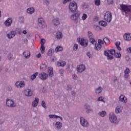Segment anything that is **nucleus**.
<instances>
[{"label":"nucleus","instance_id":"1","mask_svg":"<svg viewBox=\"0 0 131 131\" xmlns=\"http://www.w3.org/2000/svg\"><path fill=\"white\" fill-rule=\"evenodd\" d=\"M104 54L107 58V60H113L114 59V57L113 56H115L116 58H120L121 57V54L120 53H116L115 50L110 49L106 50L104 51Z\"/></svg>","mask_w":131,"mask_h":131},{"label":"nucleus","instance_id":"2","mask_svg":"<svg viewBox=\"0 0 131 131\" xmlns=\"http://www.w3.org/2000/svg\"><path fill=\"white\" fill-rule=\"evenodd\" d=\"M120 9L123 15L126 17L131 16V5H125L123 4L120 5Z\"/></svg>","mask_w":131,"mask_h":131},{"label":"nucleus","instance_id":"3","mask_svg":"<svg viewBox=\"0 0 131 131\" xmlns=\"http://www.w3.org/2000/svg\"><path fill=\"white\" fill-rule=\"evenodd\" d=\"M109 120L111 123L114 124H117L118 123V120L117 119V117L114 113L111 112L109 115Z\"/></svg>","mask_w":131,"mask_h":131},{"label":"nucleus","instance_id":"4","mask_svg":"<svg viewBox=\"0 0 131 131\" xmlns=\"http://www.w3.org/2000/svg\"><path fill=\"white\" fill-rule=\"evenodd\" d=\"M80 14L81 13L80 11H77L74 14L71 15V20L74 21L76 24H77V23H78V20H79V19L80 18Z\"/></svg>","mask_w":131,"mask_h":131},{"label":"nucleus","instance_id":"5","mask_svg":"<svg viewBox=\"0 0 131 131\" xmlns=\"http://www.w3.org/2000/svg\"><path fill=\"white\" fill-rule=\"evenodd\" d=\"M69 8L72 13H75L77 10V4L74 1L71 2L69 5Z\"/></svg>","mask_w":131,"mask_h":131},{"label":"nucleus","instance_id":"6","mask_svg":"<svg viewBox=\"0 0 131 131\" xmlns=\"http://www.w3.org/2000/svg\"><path fill=\"white\" fill-rule=\"evenodd\" d=\"M80 123L83 127H89L90 126V123L84 117L80 118Z\"/></svg>","mask_w":131,"mask_h":131},{"label":"nucleus","instance_id":"7","mask_svg":"<svg viewBox=\"0 0 131 131\" xmlns=\"http://www.w3.org/2000/svg\"><path fill=\"white\" fill-rule=\"evenodd\" d=\"M104 19L106 22L110 23L112 20V14L110 11H107L105 12L104 16Z\"/></svg>","mask_w":131,"mask_h":131},{"label":"nucleus","instance_id":"8","mask_svg":"<svg viewBox=\"0 0 131 131\" xmlns=\"http://www.w3.org/2000/svg\"><path fill=\"white\" fill-rule=\"evenodd\" d=\"M6 105L8 107H10V108L16 107V103H15V102L9 99L6 100Z\"/></svg>","mask_w":131,"mask_h":131},{"label":"nucleus","instance_id":"9","mask_svg":"<svg viewBox=\"0 0 131 131\" xmlns=\"http://www.w3.org/2000/svg\"><path fill=\"white\" fill-rule=\"evenodd\" d=\"M85 70V66L80 64L77 66V71L78 73H82Z\"/></svg>","mask_w":131,"mask_h":131},{"label":"nucleus","instance_id":"10","mask_svg":"<svg viewBox=\"0 0 131 131\" xmlns=\"http://www.w3.org/2000/svg\"><path fill=\"white\" fill-rule=\"evenodd\" d=\"M15 85L17 89H22L25 86V82L24 81H17L15 82Z\"/></svg>","mask_w":131,"mask_h":131},{"label":"nucleus","instance_id":"11","mask_svg":"<svg viewBox=\"0 0 131 131\" xmlns=\"http://www.w3.org/2000/svg\"><path fill=\"white\" fill-rule=\"evenodd\" d=\"M38 77L42 80H46V79H48V77H49V75L45 72H42L38 74Z\"/></svg>","mask_w":131,"mask_h":131},{"label":"nucleus","instance_id":"12","mask_svg":"<svg viewBox=\"0 0 131 131\" xmlns=\"http://www.w3.org/2000/svg\"><path fill=\"white\" fill-rule=\"evenodd\" d=\"M38 26L41 28H45L46 27V23H45V20L42 18H39L38 19Z\"/></svg>","mask_w":131,"mask_h":131},{"label":"nucleus","instance_id":"13","mask_svg":"<svg viewBox=\"0 0 131 131\" xmlns=\"http://www.w3.org/2000/svg\"><path fill=\"white\" fill-rule=\"evenodd\" d=\"M12 22L13 18L12 17H9L5 21L4 24L7 27H10V26L12 25Z\"/></svg>","mask_w":131,"mask_h":131},{"label":"nucleus","instance_id":"14","mask_svg":"<svg viewBox=\"0 0 131 131\" xmlns=\"http://www.w3.org/2000/svg\"><path fill=\"white\" fill-rule=\"evenodd\" d=\"M124 39L126 40V41H129L131 40V33H125L123 35Z\"/></svg>","mask_w":131,"mask_h":131},{"label":"nucleus","instance_id":"15","mask_svg":"<svg viewBox=\"0 0 131 131\" xmlns=\"http://www.w3.org/2000/svg\"><path fill=\"white\" fill-rule=\"evenodd\" d=\"M123 110V107H122V106L118 105L115 108V113H116V114L121 113V112H122Z\"/></svg>","mask_w":131,"mask_h":131},{"label":"nucleus","instance_id":"16","mask_svg":"<svg viewBox=\"0 0 131 131\" xmlns=\"http://www.w3.org/2000/svg\"><path fill=\"white\" fill-rule=\"evenodd\" d=\"M52 23L54 26H58V25H60V20H59V18L56 17L53 19Z\"/></svg>","mask_w":131,"mask_h":131},{"label":"nucleus","instance_id":"17","mask_svg":"<svg viewBox=\"0 0 131 131\" xmlns=\"http://www.w3.org/2000/svg\"><path fill=\"white\" fill-rule=\"evenodd\" d=\"M15 35H16V32L14 31H11L10 33L7 34V36L8 38L11 39L14 37Z\"/></svg>","mask_w":131,"mask_h":131},{"label":"nucleus","instance_id":"18","mask_svg":"<svg viewBox=\"0 0 131 131\" xmlns=\"http://www.w3.org/2000/svg\"><path fill=\"white\" fill-rule=\"evenodd\" d=\"M48 73L49 76L50 77H53V76H54V70L53 69V67H50L48 68Z\"/></svg>","mask_w":131,"mask_h":131},{"label":"nucleus","instance_id":"19","mask_svg":"<svg viewBox=\"0 0 131 131\" xmlns=\"http://www.w3.org/2000/svg\"><path fill=\"white\" fill-rule=\"evenodd\" d=\"M38 102H39V99L37 97H36L34 100L32 102L33 107H37L38 105Z\"/></svg>","mask_w":131,"mask_h":131},{"label":"nucleus","instance_id":"20","mask_svg":"<svg viewBox=\"0 0 131 131\" xmlns=\"http://www.w3.org/2000/svg\"><path fill=\"white\" fill-rule=\"evenodd\" d=\"M23 55L26 59H29V58H30L31 54L30 52H29V51L24 52Z\"/></svg>","mask_w":131,"mask_h":131},{"label":"nucleus","instance_id":"21","mask_svg":"<svg viewBox=\"0 0 131 131\" xmlns=\"http://www.w3.org/2000/svg\"><path fill=\"white\" fill-rule=\"evenodd\" d=\"M35 12V9L33 7H30L27 9V13L28 14H30V15L33 14V13Z\"/></svg>","mask_w":131,"mask_h":131},{"label":"nucleus","instance_id":"22","mask_svg":"<svg viewBox=\"0 0 131 131\" xmlns=\"http://www.w3.org/2000/svg\"><path fill=\"white\" fill-rule=\"evenodd\" d=\"M88 42H89L86 41V40L82 39L80 42V45L83 47H87Z\"/></svg>","mask_w":131,"mask_h":131},{"label":"nucleus","instance_id":"23","mask_svg":"<svg viewBox=\"0 0 131 131\" xmlns=\"http://www.w3.org/2000/svg\"><path fill=\"white\" fill-rule=\"evenodd\" d=\"M119 101L122 102V103H126V102H127V101L126 100V97H125V96H124V95H121V96H120Z\"/></svg>","mask_w":131,"mask_h":131},{"label":"nucleus","instance_id":"24","mask_svg":"<svg viewBox=\"0 0 131 131\" xmlns=\"http://www.w3.org/2000/svg\"><path fill=\"white\" fill-rule=\"evenodd\" d=\"M25 94L27 97H31L32 96V91L30 89H28L25 91Z\"/></svg>","mask_w":131,"mask_h":131},{"label":"nucleus","instance_id":"25","mask_svg":"<svg viewBox=\"0 0 131 131\" xmlns=\"http://www.w3.org/2000/svg\"><path fill=\"white\" fill-rule=\"evenodd\" d=\"M49 118H53V119L56 118V119H57V118H60V119L61 121L63 120V118H62V117L57 116V115H49Z\"/></svg>","mask_w":131,"mask_h":131},{"label":"nucleus","instance_id":"26","mask_svg":"<svg viewBox=\"0 0 131 131\" xmlns=\"http://www.w3.org/2000/svg\"><path fill=\"white\" fill-rule=\"evenodd\" d=\"M57 65L58 66V67H64V66L66 65V62L64 61H58Z\"/></svg>","mask_w":131,"mask_h":131},{"label":"nucleus","instance_id":"27","mask_svg":"<svg viewBox=\"0 0 131 131\" xmlns=\"http://www.w3.org/2000/svg\"><path fill=\"white\" fill-rule=\"evenodd\" d=\"M129 72H130L129 69H128V68H126V70L124 71L125 78H128V74H129Z\"/></svg>","mask_w":131,"mask_h":131},{"label":"nucleus","instance_id":"28","mask_svg":"<svg viewBox=\"0 0 131 131\" xmlns=\"http://www.w3.org/2000/svg\"><path fill=\"white\" fill-rule=\"evenodd\" d=\"M47 70V65L45 63H42L40 66V70L41 71H45V70Z\"/></svg>","mask_w":131,"mask_h":131},{"label":"nucleus","instance_id":"29","mask_svg":"<svg viewBox=\"0 0 131 131\" xmlns=\"http://www.w3.org/2000/svg\"><path fill=\"white\" fill-rule=\"evenodd\" d=\"M95 50H96V51H100V50H101V49H102V45L101 44H99V43H96L95 44Z\"/></svg>","mask_w":131,"mask_h":131},{"label":"nucleus","instance_id":"30","mask_svg":"<svg viewBox=\"0 0 131 131\" xmlns=\"http://www.w3.org/2000/svg\"><path fill=\"white\" fill-rule=\"evenodd\" d=\"M55 126L56 128H57V129H60V128L62 127V123L60 122H57L55 124Z\"/></svg>","mask_w":131,"mask_h":131},{"label":"nucleus","instance_id":"31","mask_svg":"<svg viewBox=\"0 0 131 131\" xmlns=\"http://www.w3.org/2000/svg\"><path fill=\"white\" fill-rule=\"evenodd\" d=\"M102 92H103V88L101 86H99L95 89L96 94H101Z\"/></svg>","mask_w":131,"mask_h":131},{"label":"nucleus","instance_id":"32","mask_svg":"<svg viewBox=\"0 0 131 131\" xmlns=\"http://www.w3.org/2000/svg\"><path fill=\"white\" fill-rule=\"evenodd\" d=\"M63 51V47L61 46H57L55 49V52L56 53H58V52H62Z\"/></svg>","mask_w":131,"mask_h":131},{"label":"nucleus","instance_id":"33","mask_svg":"<svg viewBox=\"0 0 131 131\" xmlns=\"http://www.w3.org/2000/svg\"><path fill=\"white\" fill-rule=\"evenodd\" d=\"M106 113L105 111H103L98 113V115H99V116H101V117H105V116H106Z\"/></svg>","mask_w":131,"mask_h":131},{"label":"nucleus","instance_id":"34","mask_svg":"<svg viewBox=\"0 0 131 131\" xmlns=\"http://www.w3.org/2000/svg\"><path fill=\"white\" fill-rule=\"evenodd\" d=\"M103 41L105 43V44L106 45V46H108V45H109V43H110V40H109V38H108L107 37H105L103 39Z\"/></svg>","mask_w":131,"mask_h":131},{"label":"nucleus","instance_id":"35","mask_svg":"<svg viewBox=\"0 0 131 131\" xmlns=\"http://www.w3.org/2000/svg\"><path fill=\"white\" fill-rule=\"evenodd\" d=\"M99 23L101 26H103V27L107 26V23L104 20H101L99 21Z\"/></svg>","mask_w":131,"mask_h":131},{"label":"nucleus","instance_id":"36","mask_svg":"<svg viewBox=\"0 0 131 131\" xmlns=\"http://www.w3.org/2000/svg\"><path fill=\"white\" fill-rule=\"evenodd\" d=\"M62 33H61V32H58L57 33H56V38L60 39V38H62Z\"/></svg>","mask_w":131,"mask_h":131},{"label":"nucleus","instance_id":"37","mask_svg":"<svg viewBox=\"0 0 131 131\" xmlns=\"http://www.w3.org/2000/svg\"><path fill=\"white\" fill-rule=\"evenodd\" d=\"M89 40L90 42L92 43V45H96V43H97V41H96V40L94 39V37L91 38L90 39H89Z\"/></svg>","mask_w":131,"mask_h":131},{"label":"nucleus","instance_id":"38","mask_svg":"<svg viewBox=\"0 0 131 131\" xmlns=\"http://www.w3.org/2000/svg\"><path fill=\"white\" fill-rule=\"evenodd\" d=\"M38 75V73L37 72H36L34 74H33L32 76H31V79L32 80H33V79H35V78H36V76Z\"/></svg>","mask_w":131,"mask_h":131},{"label":"nucleus","instance_id":"39","mask_svg":"<svg viewBox=\"0 0 131 131\" xmlns=\"http://www.w3.org/2000/svg\"><path fill=\"white\" fill-rule=\"evenodd\" d=\"M88 37L89 38V39L90 38H93L94 37V35H93V33H92V32H91V31H88Z\"/></svg>","mask_w":131,"mask_h":131},{"label":"nucleus","instance_id":"40","mask_svg":"<svg viewBox=\"0 0 131 131\" xmlns=\"http://www.w3.org/2000/svg\"><path fill=\"white\" fill-rule=\"evenodd\" d=\"M45 50H46V48L45 47V46L43 45H41L40 51L42 54L45 53Z\"/></svg>","mask_w":131,"mask_h":131},{"label":"nucleus","instance_id":"41","mask_svg":"<svg viewBox=\"0 0 131 131\" xmlns=\"http://www.w3.org/2000/svg\"><path fill=\"white\" fill-rule=\"evenodd\" d=\"M95 6H100L101 5V0H95Z\"/></svg>","mask_w":131,"mask_h":131},{"label":"nucleus","instance_id":"42","mask_svg":"<svg viewBox=\"0 0 131 131\" xmlns=\"http://www.w3.org/2000/svg\"><path fill=\"white\" fill-rule=\"evenodd\" d=\"M86 18H88V15L85 13L83 14L82 16V20H86Z\"/></svg>","mask_w":131,"mask_h":131},{"label":"nucleus","instance_id":"43","mask_svg":"<svg viewBox=\"0 0 131 131\" xmlns=\"http://www.w3.org/2000/svg\"><path fill=\"white\" fill-rule=\"evenodd\" d=\"M86 55L90 59L93 58V55H92V53H91V52H88L86 53Z\"/></svg>","mask_w":131,"mask_h":131},{"label":"nucleus","instance_id":"44","mask_svg":"<svg viewBox=\"0 0 131 131\" xmlns=\"http://www.w3.org/2000/svg\"><path fill=\"white\" fill-rule=\"evenodd\" d=\"M93 112H94V110L91 107L86 110V113H93Z\"/></svg>","mask_w":131,"mask_h":131},{"label":"nucleus","instance_id":"45","mask_svg":"<svg viewBox=\"0 0 131 131\" xmlns=\"http://www.w3.org/2000/svg\"><path fill=\"white\" fill-rule=\"evenodd\" d=\"M41 106H42V107L45 108V109L47 108V106L46 105V102H45V101H42Z\"/></svg>","mask_w":131,"mask_h":131},{"label":"nucleus","instance_id":"46","mask_svg":"<svg viewBox=\"0 0 131 131\" xmlns=\"http://www.w3.org/2000/svg\"><path fill=\"white\" fill-rule=\"evenodd\" d=\"M77 49H78V45H77L76 43L74 44V47H73V50L76 51L77 50Z\"/></svg>","mask_w":131,"mask_h":131},{"label":"nucleus","instance_id":"47","mask_svg":"<svg viewBox=\"0 0 131 131\" xmlns=\"http://www.w3.org/2000/svg\"><path fill=\"white\" fill-rule=\"evenodd\" d=\"M8 58L9 61H11L12 60V58H13V54L9 53L8 55Z\"/></svg>","mask_w":131,"mask_h":131},{"label":"nucleus","instance_id":"48","mask_svg":"<svg viewBox=\"0 0 131 131\" xmlns=\"http://www.w3.org/2000/svg\"><path fill=\"white\" fill-rule=\"evenodd\" d=\"M84 108L85 109H86V110L88 109H89L90 108H91V105L88 104H85L84 105Z\"/></svg>","mask_w":131,"mask_h":131},{"label":"nucleus","instance_id":"49","mask_svg":"<svg viewBox=\"0 0 131 131\" xmlns=\"http://www.w3.org/2000/svg\"><path fill=\"white\" fill-rule=\"evenodd\" d=\"M16 32L18 34H21V33H22V30L20 28H17L16 29Z\"/></svg>","mask_w":131,"mask_h":131},{"label":"nucleus","instance_id":"50","mask_svg":"<svg viewBox=\"0 0 131 131\" xmlns=\"http://www.w3.org/2000/svg\"><path fill=\"white\" fill-rule=\"evenodd\" d=\"M98 44L99 45H104V41H103V40L99 39L98 40Z\"/></svg>","mask_w":131,"mask_h":131},{"label":"nucleus","instance_id":"51","mask_svg":"<svg viewBox=\"0 0 131 131\" xmlns=\"http://www.w3.org/2000/svg\"><path fill=\"white\" fill-rule=\"evenodd\" d=\"M67 91H71L72 89V86L71 85H68L67 86Z\"/></svg>","mask_w":131,"mask_h":131},{"label":"nucleus","instance_id":"52","mask_svg":"<svg viewBox=\"0 0 131 131\" xmlns=\"http://www.w3.org/2000/svg\"><path fill=\"white\" fill-rule=\"evenodd\" d=\"M45 42H46V40H45V39H41V40H40L41 46H43V45H45Z\"/></svg>","mask_w":131,"mask_h":131},{"label":"nucleus","instance_id":"53","mask_svg":"<svg viewBox=\"0 0 131 131\" xmlns=\"http://www.w3.org/2000/svg\"><path fill=\"white\" fill-rule=\"evenodd\" d=\"M72 78L74 80H77V76L75 74L72 75Z\"/></svg>","mask_w":131,"mask_h":131},{"label":"nucleus","instance_id":"54","mask_svg":"<svg viewBox=\"0 0 131 131\" xmlns=\"http://www.w3.org/2000/svg\"><path fill=\"white\" fill-rule=\"evenodd\" d=\"M52 54H53V51H52V50H49L48 51V55L49 56H52Z\"/></svg>","mask_w":131,"mask_h":131},{"label":"nucleus","instance_id":"55","mask_svg":"<svg viewBox=\"0 0 131 131\" xmlns=\"http://www.w3.org/2000/svg\"><path fill=\"white\" fill-rule=\"evenodd\" d=\"M107 3L108 5H112L114 3L113 0H107Z\"/></svg>","mask_w":131,"mask_h":131},{"label":"nucleus","instance_id":"56","mask_svg":"<svg viewBox=\"0 0 131 131\" xmlns=\"http://www.w3.org/2000/svg\"><path fill=\"white\" fill-rule=\"evenodd\" d=\"M97 101H101V102H104V99H103V97H100L98 99Z\"/></svg>","mask_w":131,"mask_h":131},{"label":"nucleus","instance_id":"57","mask_svg":"<svg viewBox=\"0 0 131 131\" xmlns=\"http://www.w3.org/2000/svg\"><path fill=\"white\" fill-rule=\"evenodd\" d=\"M40 92H41L42 93H46L47 90H46V88H45V87H42V90H41Z\"/></svg>","mask_w":131,"mask_h":131},{"label":"nucleus","instance_id":"58","mask_svg":"<svg viewBox=\"0 0 131 131\" xmlns=\"http://www.w3.org/2000/svg\"><path fill=\"white\" fill-rule=\"evenodd\" d=\"M59 73L60 74H61V75H63V74H64V70L63 69L59 70Z\"/></svg>","mask_w":131,"mask_h":131},{"label":"nucleus","instance_id":"59","mask_svg":"<svg viewBox=\"0 0 131 131\" xmlns=\"http://www.w3.org/2000/svg\"><path fill=\"white\" fill-rule=\"evenodd\" d=\"M68 2H71V0H64L62 4L65 5V4H67Z\"/></svg>","mask_w":131,"mask_h":131},{"label":"nucleus","instance_id":"60","mask_svg":"<svg viewBox=\"0 0 131 131\" xmlns=\"http://www.w3.org/2000/svg\"><path fill=\"white\" fill-rule=\"evenodd\" d=\"M49 3H50V0H45V3L47 6L49 5Z\"/></svg>","mask_w":131,"mask_h":131},{"label":"nucleus","instance_id":"61","mask_svg":"<svg viewBox=\"0 0 131 131\" xmlns=\"http://www.w3.org/2000/svg\"><path fill=\"white\" fill-rule=\"evenodd\" d=\"M127 51L128 52V53H129L130 54H131V47H129L127 49Z\"/></svg>","mask_w":131,"mask_h":131},{"label":"nucleus","instance_id":"62","mask_svg":"<svg viewBox=\"0 0 131 131\" xmlns=\"http://www.w3.org/2000/svg\"><path fill=\"white\" fill-rule=\"evenodd\" d=\"M96 30H99V31H101V30H102V28H101V27H100L99 26H97Z\"/></svg>","mask_w":131,"mask_h":131},{"label":"nucleus","instance_id":"63","mask_svg":"<svg viewBox=\"0 0 131 131\" xmlns=\"http://www.w3.org/2000/svg\"><path fill=\"white\" fill-rule=\"evenodd\" d=\"M119 46H120V42H116V47H119Z\"/></svg>","mask_w":131,"mask_h":131},{"label":"nucleus","instance_id":"64","mask_svg":"<svg viewBox=\"0 0 131 131\" xmlns=\"http://www.w3.org/2000/svg\"><path fill=\"white\" fill-rule=\"evenodd\" d=\"M8 91H10L11 92L12 91V90H13V89L12 88V86H8Z\"/></svg>","mask_w":131,"mask_h":131}]
</instances>
